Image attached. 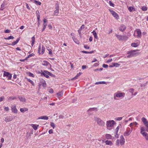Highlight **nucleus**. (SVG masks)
Instances as JSON below:
<instances>
[{
  "instance_id": "nucleus-1",
  "label": "nucleus",
  "mask_w": 148,
  "mask_h": 148,
  "mask_svg": "<svg viewBox=\"0 0 148 148\" xmlns=\"http://www.w3.org/2000/svg\"><path fill=\"white\" fill-rule=\"evenodd\" d=\"M139 50H130L127 52V54L129 55L127 56V58H130L136 55L137 53H135L136 52L138 51Z\"/></svg>"
},
{
  "instance_id": "nucleus-2",
  "label": "nucleus",
  "mask_w": 148,
  "mask_h": 148,
  "mask_svg": "<svg viewBox=\"0 0 148 148\" xmlns=\"http://www.w3.org/2000/svg\"><path fill=\"white\" fill-rule=\"evenodd\" d=\"M95 120L99 125L103 126L105 124L104 122L99 117H95Z\"/></svg>"
},
{
  "instance_id": "nucleus-3",
  "label": "nucleus",
  "mask_w": 148,
  "mask_h": 148,
  "mask_svg": "<svg viewBox=\"0 0 148 148\" xmlns=\"http://www.w3.org/2000/svg\"><path fill=\"white\" fill-rule=\"evenodd\" d=\"M125 95V93L123 92H117L114 94V99L115 100L117 99V97L120 98L123 97Z\"/></svg>"
},
{
  "instance_id": "nucleus-4",
  "label": "nucleus",
  "mask_w": 148,
  "mask_h": 148,
  "mask_svg": "<svg viewBox=\"0 0 148 148\" xmlns=\"http://www.w3.org/2000/svg\"><path fill=\"white\" fill-rule=\"evenodd\" d=\"M114 120H109L107 121L106 122V126L107 128L108 127H112L114 124Z\"/></svg>"
},
{
  "instance_id": "nucleus-5",
  "label": "nucleus",
  "mask_w": 148,
  "mask_h": 148,
  "mask_svg": "<svg viewBox=\"0 0 148 148\" xmlns=\"http://www.w3.org/2000/svg\"><path fill=\"white\" fill-rule=\"evenodd\" d=\"M109 10L116 19H118L119 18V16L118 15L115 11L111 9H109Z\"/></svg>"
},
{
  "instance_id": "nucleus-6",
  "label": "nucleus",
  "mask_w": 148,
  "mask_h": 148,
  "mask_svg": "<svg viewBox=\"0 0 148 148\" xmlns=\"http://www.w3.org/2000/svg\"><path fill=\"white\" fill-rule=\"evenodd\" d=\"M132 131V130H130V128H127L126 131L124 133L123 135L125 136H128L130 135Z\"/></svg>"
},
{
  "instance_id": "nucleus-7",
  "label": "nucleus",
  "mask_w": 148,
  "mask_h": 148,
  "mask_svg": "<svg viewBox=\"0 0 148 148\" xmlns=\"http://www.w3.org/2000/svg\"><path fill=\"white\" fill-rule=\"evenodd\" d=\"M3 75L7 76L8 77V79H11L12 77L11 74L9 72L4 71L3 74Z\"/></svg>"
},
{
  "instance_id": "nucleus-8",
  "label": "nucleus",
  "mask_w": 148,
  "mask_h": 148,
  "mask_svg": "<svg viewBox=\"0 0 148 148\" xmlns=\"http://www.w3.org/2000/svg\"><path fill=\"white\" fill-rule=\"evenodd\" d=\"M119 143L121 145H123L125 143V139L123 135H121L120 136V140Z\"/></svg>"
},
{
  "instance_id": "nucleus-9",
  "label": "nucleus",
  "mask_w": 148,
  "mask_h": 148,
  "mask_svg": "<svg viewBox=\"0 0 148 148\" xmlns=\"http://www.w3.org/2000/svg\"><path fill=\"white\" fill-rule=\"evenodd\" d=\"M137 35L136 37L138 38H140L141 36V32L140 29H138L136 30Z\"/></svg>"
},
{
  "instance_id": "nucleus-10",
  "label": "nucleus",
  "mask_w": 148,
  "mask_h": 148,
  "mask_svg": "<svg viewBox=\"0 0 148 148\" xmlns=\"http://www.w3.org/2000/svg\"><path fill=\"white\" fill-rule=\"evenodd\" d=\"M11 110L12 112L14 113H17V110L16 108L15 105L12 106L11 107Z\"/></svg>"
},
{
  "instance_id": "nucleus-11",
  "label": "nucleus",
  "mask_w": 148,
  "mask_h": 148,
  "mask_svg": "<svg viewBox=\"0 0 148 148\" xmlns=\"http://www.w3.org/2000/svg\"><path fill=\"white\" fill-rule=\"evenodd\" d=\"M63 92L62 90L57 93V97L58 98H61L63 95Z\"/></svg>"
},
{
  "instance_id": "nucleus-12",
  "label": "nucleus",
  "mask_w": 148,
  "mask_h": 148,
  "mask_svg": "<svg viewBox=\"0 0 148 148\" xmlns=\"http://www.w3.org/2000/svg\"><path fill=\"white\" fill-rule=\"evenodd\" d=\"M116 36L117 38L119 40H123V38L125 37L126 38L125 36H121L120 35H116Z\"/></svg>"
},
{
  "instance_id": "nucleus-13",
  "label": "nucleus",
  "mask_w": 148,
  "mask_h": 148,
  "mask_svg": "<svg viewBox=\"0 0 148 148\" xmlns=\"http://www.w3.org/2000/svg\"><path fill=\"white\" fill-rule=\"evenodd\" d=\"M126 28L125 26L123 25H122L120 26L119 28V30L122 32H123L125 30Z\"/></svg>"
},
{
  "instance_id": "nucleus-14",
  "label": "nucleus",
  "mask_w": 148,
  "mask_h": 148,
  "mask_svg": "<svg viewBox=\"0 0 148 148\" xmlns=\"http://www.w3.org/2000/svg\"><path fill=\"white\" fill-rule=\"evenodd\" d=\"M120 64H118V63H113L109 66L110 67H112L114 66H116V67H118L120 66Z\"/></svg>"
},
{
  "instance_id": "nucleus-15",
  "label": "nucleus",
  "mask_w": 148,
  "mask_h": 148,
  "mask_svg": "<svg viewBox=\"0 0 148 148\" xmlns=\"http://www.w3.org/2000/svg\"><path fill=\"white\" fill-rule=\"evenodd\" d=\"M143 136L145 137V139L146 140H148V134L146 132H143V133L142 134Z\"/></svg>"
},
{
  "instance_id": "nucleus-16",
  "label": "nucleus",
  "mask_w": 148,
  "mask_h": 148,
  "mask_svg": "<svg viewBox=\"0 0 148 148\" xmlns=\"http://www.w3.org/2000/svg\"><path fill=\"white\" fill-rule=\"evenodd\" d=\"M38 119H44V120H47L48 119V116H40L39 117Z\"/></svg>"
},
{
  "instance_id": "nucleus-17",
  "label": "nucleus",
  "mask_w": 148,
  "mask_h": 148,
  "mask_svg": "<svg viewBox=\"0 0 148 148\" xmlns=\"http://www.w3.org/2000/svg\"><path fill=\"white\" fill-rule=\"evenodd\" d=\"M82 74V73L81 72H79V73H77L75 76L72 79V80H74L75 79H77L78 78V77L79 76Z\"/></svg>"
},
{
  "instance_id": "nucleus-18",
  "label": "nucleus",
  "mask_w": 148,
  "mask_h": 148,
  "mask_svg": "<svg viewBox=\"0 0 148 148\" xmlns=\"http://www.w3.org/2000/svg\"><path fill=\"white\" fill-rule=\"evenodd\" d=\"M20 38H18L16 41L12 42L11 45L12 46L15 45L18 42V41L20 40Z\"/></svg>"
},
{
  "instance_id": "nucleus-19",
  "label": "nucleus",
  "mask_w": 148,
  "mask_h": 148,
  "mask_svg": "<svg viewBox=\"0 0 148 148\" xmlns=\"http://www.w3.org/2000/svg\"><path fill=\"white\" fill-rule=\"evenodd\" d=\"M105 143L107 145H112L113 144L112 142L110 140H107L105 142Z\"/></svg>"
},
{
  "instance_id": "nucleus-20",
  "label": "nucleus",
  "mask_w": 148,
  "mask_h": 148,
  "mask_svg": "<svg viewBox=\"0 0 148 148\" xmlns=\"http://www.w3.org/2000/svg\"><path fill=\"white\" fill-rule=\"evenodd\" d=\"M31 125L33 127V129L35 130H36L37 129L38 127L39 126V125H35L34 124H32Z\"/></svg>"
},
{
  "instance_id": "nucleus-21",
  "label": "nucleus",
  "mask_w": 148,
  "mask_h": 148,
  "mask_svg": "<svg viewBox=\"0 0 148 148\" xmlns=\"http://www.w3.org/2000/svg\"><path fill=\"white\" fill-rule=\"evenodd\" d=\"M44 72L46 73V74H47L48 75H49L51 76H54V75H53V74H52L51 73L47 71H44Z\"/></svg>"
},
{
  "instance_id": "nucleus-22",
  "label": "nucleus",
  "mask_w": 148,
  "mask_h": 148,
  "mask_svg": "<svg viewBox=\"0 0 148 148\" xmlns=\"http://www.w3.org/2000/svg\"><path fill=\"white\" fill-rule=\"evenodd\" d=\"M18 98L20 100V101L22 102H25V98L24 97H18Z\"/></svg>"
},
{
  "instance_id": "nucleus-23",
  "label": "nucleus",
  "mask_w": 148,
  "mask_h": 148,
  "mask_svg": "<svg viewBox=\"0 0 148 148\" xmlns=\"http://www.w3.org/2000/svg\"><path fill=\"white\" fill-rule=\"evenodd\" d=\"M92 33L93 35H94L95 38L96 39L98 38V36L97 35V34L96 33V31L95 30H93V32H92Z\"/></svg>"
},
{
  "instance_id": "nucleus-24",
  "label": "nucleus",
  "mask_w": 148,
  "mask_h": 148,
  "mask_svg": "<svg viewBox=\"0 0 148 148\" xmlns=\"http://www.w3.org/2000/svg\"><path fill=\"white\" fill-rule=\"evenodd\" d=\"M106 82L104 81L98 82H96L95 83V84H97V85L101 84H106Z\"/></svg>"
},
{
  "instance_id": "nucleus-25",
  "label": "nucleus",
  "mask_w": 148,
  "mask_h": 148,
  "mask_svg": "<svg viewBox=\"0 0 148 148\" xmlns=\"http://www.w3.org/2000/svg\"><path fill=\"white\" fill-rule=\"evenodd\" d=\"M32 44L31 45L32 47L33 45L34 44L35 40V38L34 36L32 37Z\"/></svg>"
},
{
  "instance_id": "nucleus-26",
  "label": "nucleus",
  "mask_w": 148,
  "mask_h": 148,
  "mask_svg": "<svg viewBox=\"0 0 148 148\" xmlns=\"http://www.w3.org/2000/svg\"><path fill=\"white\" fill-rule=\"evenodd\" d=\"M128 10L130 12H132V11H134L135 10V9L134 7H130L128 8Z\"/></svg>"
},
{
  "instance_id": "nucleus-27",
  "label": "nucleus",
  "mask_w": 148,
  "mask_h": 148,
  "mask_svg": "<svg viewBox=\"0 0 148 148\" xmlns=\"http://www.w3.org/2000/svg\"><path fill=\"white\" fill-rule=\"evenodd\" d=\"M140 130L141 131L140 133L141 134H142L143 132H145V131H146V130L145 129V128L144 127H140Z\"/></svg>"
},
{
  "instance_id": "nucleus-28",
  "label": "nucleus",
  "mask_w": 148,
  "mask_h": 148,
  "mask_svg": "<svg viewBox=\"0 0 148 148\" xmlns=\"http://www.w3.org/2000/svg\"><path fill=\"white\" fill-rule=\"evenodd\" d=\"M106 138L108 139H110L112 138V136L109 134H106Z\"/></svg>"
},
{
  "instance_id": "nucleus-29",
  "label": "nucleus",
  "mask_w": 148,
  "mask_h": 148,
  "mask_svg": "<svg viewBox=\"0 0 148 148\" xmlns=\"http://www.w3.org/2000/svg\"><path fill=\"white\" fill-rule=\"evenodd\" d=\"M49 64V63L47 61H44L43 62L42 65L44 66H47Z\"/></svg>"
},
{
  "instance_id": "nucleus-30",
  "label": "nucleus",
  "mask_w": 148,
  "mask_h": 148,
  "mask_svg": "<svg viewBox=\"0 0 148 148\" xmlns=\"http://www.w3.org/2000/svg\"><path fill=\"white\" fill-rule=\"evenodd\" d=\"M55 8L56 10H59V3L58 2L56 3L55 5Z\"/></svg>"
},
{
  "instance_id": "nucleus-31",
  "label": "nucleus",
  "mask_w": 148,
  "mask_h": 148,
  "mask_svg": "<svg viewBox=\"0 0 148 148\" xmlns=\"http://www.w3.org/2000/svg\"><path fill=\"white\" fill-rule=\"evenodd\" d=\"M141 120L143 122L144 124L145 123L147 122L148 121H147V119L145 117H143L142 118Z\"/></svg>"
},
{
  "instance_id": "nucleus-32",
  "label": "nucleus",
  "mask_w": 148,
  "mask_h": 148,
  "mask_svg": "<svg viewBox=\"0 0 148 148\" xmlns=\"http://www.w3.org/2000/svg\"><path fill=\"white\" fill-rule=\"evenodd\" d=\"M138 45L137 43H133L131 44V46L132 47H136L138 46Z\"/></svg>"
},
{
  "instance_id": "nucleus-33",
  "label": "nucleus",
  "mask_w": 148,
  "mask_h": 148,
  "mask_svg": "<svg viewBox=\"0 0 148 148\" xmlns=\"http://www.w3.org/2000/svg\"><path fill=\"white\" fill-rule=\"evenodd\" d=\"M59 10H56L54 11L53 13V15L55 16H57L59 13Z\"/></svg>"
},
{
  "instance_id": "nucleus-34",
  "label": "nucleus",
  "mask_w": 148,
  "mask_h": 148,
  "mask_svg": "<svg viewBox=\"0 0 148 148\" xmlns=\"http://www.w3.org/2000/svg\"><path fill=\"white\" fill-rule=\"evenodd\" d=\"M42 75H43L45 77H46V78H48L49 77L48 75L46 74V73H45V72L42 73H41Z\"/></svg>"
},
{
  "instance_id": "nucleus-35",
  "label": "nucleus",
  "mask_w": 148,
  "mask_h": 148,
  "mask_svg": "<svg viewBox=\"0 0 148 148\" xmlns=\"http://www.w3.org/2000/svg\"><path fill=\"white\" fill-rule=\"evenodd\" d=\"M147 83H148V82L147 81L146 83H145L141 84L140 86L141 87H145L147 85Z\"/></svg>"
},
{
  "instance_id": "nucleus-36",
  "label": "nucleus",
  "mask_w": 148,
  "mask_h": 148,
  "mask_svg": "<svg viewBox=\"0 0 148 148\" xmlns=\"http://www.w3.org/2000/svg\"><path fill=\"white\" fill-rule=\"evenodd\" d=\"M144 125L146 126L147 127V129L146 130V131L148 132V121H147L145 123Z\"/></svg>"
},
{
  "instance_id": "nucleus-37",
  "label": "nucleus",
  "mask_w": 148,
  "mask_h": 148,
  "mask_svg": "<svg viewBox=\"0 0 148 148\" xmlns=\"http://www.w3.org/2000/svg\"><path fill=\"white\" fill-rule=\"evenodd\" d=\"M144 125L146 126L147 127V129L146 130V131L148 132V121H147L145 123Z\"/></svg>"
},
{
  "instance_id": "nucleus-38",
  "label": "nucleus",
  "mask_w": 148,
  "mask_h": 148,
  "mask_svg": "<svg viewBox=\"0 0 148 148\" xmlns=\"http://www.w3.org/2000/svg\"><path fill=\"white\" fill-rule=\"evenodd\" d=\"M97 110V108H90L88 110V111H94V110Z\"/></svg>"
},
{
  "instance_id": "nucleus-39",
  "label": "nucleus",
  "mask_w": 148,
  "mask_h": 148,
  "mask_svg": "<svg viewBox=\"0 0 148 148\" xmlns=\"http://www.w3.org/2000/svg\"><path fill=\"white\" fill-rule=\"evenodd\" d=\"M14 38V37L13 36H10L8 38H5L4 39H5L6 40H10V39H13Z\"/></svg>"
},
{
  "instance_id": "nucleus-40",
  "label": "nucleus",
  "mask_w": 148,
  "mask_h": 148,
  "mask_svg": "<svg viewBox=\"0 0 148 148\" xmlns=\"http://www.w3.org/2000/svg\"><path fill=\"white\" fill-rule=\"evenodd\" d=\"M27 80L29 82H30L33 86L34 85V83L30 79H29L28 78H27Z\"/></svg>"
},
{
  "instance_id": "nucleus-41",
  "label": "nucleus",
  "mask_w": 148,
  "mask_h": 148,
  "mask_svg": "<svg viewBox=\"0 0 148 148\" xmlns=\"http://www.w3.org/2000/svg\"><path fill=\"white\" fill-rule=\"evenodd\" d=\"M122 117H118L117 118H116L114 119V120L116 121H120L122 119Z\"/></svg>"
},
{
  "instance_id": "nucleus-42",
  "label": "nucleus",
  "mask_w": 148,
  "mask_h": 148,
  "mask_svg": "<svg viewBox=\"0 0 148 148\" xmlns=\"http://www.w3.org/2000/svg\"><path fill=\"white\" fill-rule=\"evenodd\" d=\"M12 120V119L8 118H5V121L6 122H9L11 121Z\"/></svg>"
},
{
  "instance_id": "nucleus-43",
  "label": "nucleus",
  "mask_w": 148,
  "mask_h": 148,
  "mask_svg": "<svg viewBox=\"0 0 148 148\" xmlns=\"http://www.w3.org/2000/svg\"><path fill=\"white\" fill-rule=\"evenodd\" d=\"M16 97H11L8 98V100H14L16 99Z\"/></svg>"
},
{
  "instance_id": "nucleus-44",
  "label": "nucleus",
  "mask_w": 148,
  "mask_h": 148,
  "mask_svg": "<svg viewBox=\"0 0 148 148\" xmlns=\"http://www.w3.org/2000/svg\"><path fill=\"white\" fill-rule=\"evenodd\" d=\"M45 51V47L43 45L42 46V49L41 53L43 54Z\"/></svg>"
},
{
  "instance_id": "nucleus-45",
  "label": "nucleus",
  "mask_w": 148,
  "mask_h": 148,
  "mask_svg": "<svg viewBox=\"0 0 148 148\" xmlns=\"http://www.w3.org/2000/svg\"><path fill=\"white\" fill-rule=\"evenodd\" d=\"M50 125L54 129L55 127V125L54 123L53 122H51L50 123Z\"/></svg>"
},
{
  "instance_id": "nucleus-46",
  "label": "nucleus",
  "mask_w": 148,
  "mask_h": 148,
  "mask_svg": "<svg viewBox=\"0 0 148 148\" xmlns=\"http://www.w3.org/2000/svg\"><path fill=\"white\" fill-rule=\"evenodd\" d=\"M147 8L145 6H143L142 8V9L143 11H146L147 10Z\"/></svg>"
},
{
  "instance_id": "nucleus-47",
  "label": "nucleus",
  "mask_w": 148,
  "mask_h": 148,
  "mask_svg": "<svg viewBox=\"0 0 148 148\" xmlns=\"http://www.w3.org/2000/svg\"><path fill=\"white\" fill-rule=\"evenodd\" d=\"M41 45L40 44V45L38 47V53L39 54H41L40 53V49H41Z\"/></svg>"
},
{
  "instance_id": "nucleus-48",
  "label": "nucleus",
  "mask_w": 148,
  "mask_h": 148,
  "mask_svg": "<svg viewBox=\"0 0 148 148\" xmlns=\"http://www.w3.org/2000/svg\"><path fill=\"white\" fill-rule=\"evenodd\" d=\"M129 91L130 92L132 93V95H133V92L134 91V89L133 88H130L129 89Z\"/></svg>"
},
{
  "instance_id": "nucleus-49",
  "label": "nucleus",
  "mask_w": 148,
  "mask_h": 148,
  "mask_svg": "<svg viewBox=\"0 0 148 148\" xmlns=\"http://www.w3.org/2000/svg\"><path fill=\"white\" fill-rule=\"evenodd\" d=\"M49 47H48L47 50L49 51V54L50 55L52 54V50L50 49H49Z\"/></svg>"
},
{
  "instance_id": "nucleus-50",
  "label": "nucleus",
  "mask_w": 148,
  "mask_h": 148,
  "mask_svg": "<svg viewBox=\"0 0 148 148\" xmlns=\"http://www.w3.org/2000/svg\"><path fill=\"white\" fill-rule=\"evenodd\" d=\"M28 75L30 77H34V75L30 72L28 73Z\"/></svg>"
},
{
  "instance_id": "nucleus-51",
  "label": "nucleus",
  "mask_w": 148,
  "mask_h": 148,
  "mask_svg": "<svg viewBox=\"0 0 148 148\" xmlns=\"http://www.w3.org/2000/svg\"><path fill=\"white\" fill-rule=\"evenodd\" d=\"M35 2L36 4L37 5H41V3L40 1H37L36 0L35 1Z\"/></svg>"
},
{
  "instance_id": "nucleus-52",
  "label": "nucleus",
  "mask_w": 148,
  "mask_h": 148,
  "mask_svg": "<svg viewBox=\"0 0 148 148\" xmlns=\"http://www.w3.org/2000/svg\"><path fill=\"white\" fill-rule=\"evenodd\" d=\"M84 25H82L79 29V31H81L83 29H84Z\"/></svg>"
},
{
  "instance_id": "nucleus-53",
  "label": "nucleus",
  "mask_w": 148,
  "mask_h": 148,
  "mask_svg": "<svg viewBox=\"0 0 148 148\" xmlns=\"http://www.w3.org/2000/svg\"><path fill=\"white\" fill-rule=\"evenodd\" d=\"M109 4L111 6H112V7L114 6V4L111 1H109Z\"/></svg>"
},
{
  "instance_id": "nucleus-54",
  "label": "nucleus",
  "mask_w": 148,
  "mask_h": 148,
  "mask_svg": "<svg viewBox=\"0 0 148 148\" xmlns=\"http://www.w3.org/2000/svg\"><path fill=\"white\" fill-rule=\"evenodd\" d=\"M42 86L44 87H45L46 86V84L45 81L42 83Z\"/></svg>"
},
{
  "instance_id": "nucleus-55",
  "label": "nucleus",
  "mask_w": 148,
  "mask_h": 148,
  "mask_svg": "<svg viewBox=\"0 0 148 148\" xmlns=\"http://www.w3.org/2000/svg\"><path fill=\"white\" fill-rule=\"evenodd\" d=\"M119 129V126H117V127H116V130H115V131H116V133H118L117 132H118Z\"/></svg>"
},
{
  "instance_id": "nucleus-56",
  "label": "nucleus",
  "mask_w": 148,
  "mask_h": 148,
  "mask_svg": "<svg viewBox=\"0 0 148 148\" xmlns=\"http://www.w3.org/2000/svg\"><path fill=\"white\" fill-rule=\"evenodd\" d=\"M84 48L87 49H88L90 48L87 45H84Z\"/></svg>"
},
{
  "instance_id": "nucleus-57",
  "label": "nucleus",
  "mask_w": 148,
  "mask_h": 148,
  "mask_svg": "<svg viewBox=\"0 0 148 148\" xmlns=\"http://www.w3.org/2000/svg\"><path fill=\"white\" fill-rule=\"evenodd\" d=\"M4 99V97L2 96L0 97V101H3Z\"/></svg>"
},
{
  "instance_id": "nucleus-58",
  "label": "nucleus",
  "mask_w": 148,
  "mask_h": 148,
  "mask_svg": "<svg viewBox=\"0 0 148 148\" xmlns=\"http://www.w3.org/2000/svg\"><path fill=\"white\" fill-rule=\"evenodd\" d=\"M108 65L107 64H103V67L105 68H106L108 67Z\"/></svg>"
},
{
  "instance_id": "nucleus-59",
  "label": "nucleus",
  "mask_w": 148,
  "mask_h": 148,
  "mask_svg": "<svg viewBox=\"0 0 148 148\" xmlns=\"http://www.w3.org/2000/svg\"><path fill=\"white\" fill-rule=\"evenodd\" d=\"M10 30L7 29L5 31V33H9L10 32Z\"/></svg>"
},
{
  "instance_id": "nucleus-60",
  "label": "nucleus",
  "mask_w": 148,
  "mask_h": 148,
  "mask_svg": "<svg viewBox=\"0 0 148 148\" xmlns=\"http://www.w3.org/2000/svg\"><path fill=\"white\" fill-rule=\"evenodd\" d=\"M116 145L117 146L119 145V139H117L116 141Z\"/></svg>"
},
{
  "instance_id": "nucleus-61",
  "label": "nucleus",
  "mask_w": 148,
  "mask_h": 148,
  "mask_svg": "<svg viewBox=\"0 0 148 148\" xmlns=\"http://www.w3.org/2000/svg\"><path fill=\"white\" fill-rule=\"evenodd\" d=\"M53 130L52 129H51L49 130V134H51L53 133Z\"/></svg>"
},
{
  "instance_id": "nucleus-62",
  "label": "nucleus",
  "mask_w": 148,
  "mask_h": 148,
  "mask_svg": "<svg viewBox=\"0 0 148 148\" xmlns=\"http://www.w3.org/2000/svg\"><path fill=\"white\" fill-rule=\"evenodd\" d=\"M34 55V54L33 53H32L31 54H30L27 57V58H29L30 56H32Z\"/></svg>"
},
{
  "instance_id": "nucleus-63",
  "label": "nucleus",
  "mask_w": 148,
  "mask_h": 148,
  "mask_svg": "<svg viewBox=\"0 0 148 148\" xmlns=\"http://www.w3.org/2000/svg\"><path fill=\"white\" fill-rule=\"evenodd\" d=\"M112 58H111L110 59H109L107 61V62H108V63H109V62H111L112 60Z\"/></svg>"
},
{
  "instance_id": "nucleus-64",
  "label": "nucleus",
  "mask_w": 148,
  "mask_h": 148,
  "mask_svg": "<svg viewBox=\"0 0 148 148\" xmlns=\"http://www.w3.org/2000/svg\"><path fill=\"white\" fill-rule=\"evenodd\" d=\"M4 109L6 111H8L9 110V108L8 107H5L4 108Z\"/></svg>"
}]
</instances>
